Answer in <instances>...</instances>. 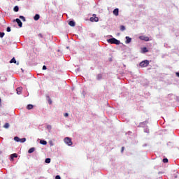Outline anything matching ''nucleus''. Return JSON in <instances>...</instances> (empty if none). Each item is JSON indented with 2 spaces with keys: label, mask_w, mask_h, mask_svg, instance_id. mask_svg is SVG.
I'll use <instances>...</instances> for the list:
<instances>
[{
  "label": "nucleus",
  "mask_w": 179,
  "mask_h": 179,
  "mask_svg": "<svg viewBox=\"0 0 179 179\" xmlns=\"http://www.w3.org/2000/svg\"><path fill=\"white\" fill-rule=\"evenodd\" d=\"M90 22H98L99 17H96V14H94L92 17L90 18Z\"/></svg>",
  "instance_id": "nucleus-4"
},
{
  "label": "nucleus",
  "mask_w": 179,
  "mask_h": 179,
  "mask_svg": "<svg viewBox=\"0 0 179 179\" xmlns=\"http://www.w3.org/2000/svg\"><path fill=\"white\" fill-rule=\"evenodd\" d=\"M64 143L68 145V146H72L73 143H72V139L69 137H66L64 138Z\"/></svg>",
  "instance_id": "nucleus-2"
},
{
  "label": "nucleus",
  "mask_w": 179,
  "mask_h": 179,
  "mask_svg": "<svg viewBox=\"0 0 179 179\" xmlns=\"http://www.w3.org/2000/svg\"><path fill=\"white\" fill-rule=\"evenodd\" d=\"M120 30H121V31H124V30H125V27L124 25H121Z\"/></svg>",
  "instance_id": "nucleus-26"
},
{
  "label": "nucleus",
  "mask_w": 179,
  "mask_h": 179,
  "mask_svg": "<svg viewBox=\"0 0 179 179\" xmlns=\"http://www.w3.org/2000/svg\"><path fill=\"white\" fill-rule=\"evenodd\" d=\"M7 31H8V33H9L10 31V27H7Z\"/></svg>",
  "instance_id": "nucleus-32"
},
{
  "label": "nucleus",
  "mask_w": 179,
  "mask_h": 179,
  "mask_svg": "<svg viewBox=\"0 0 179 179\" xmlns=\"http://www.w3.org/2000/svg\"><path fill=\"white\" fill-rule=\"evenodd\" d=\"M163 163H169V159L164 158V159H163Z\"/></svg>",
  "instance_id": "nucleus-28"
},
{
  "label": "nucleus",
  "mask_w": 179,
  "mask_h": 179,
  "mask_svg": "<svg viewBox=\"0 0 179 179\" xmlns=\"http://www.w3.org/2000/svg\"><path fill=\"white\" fill-rule=\"evenodd\" d=\"M113 15H115V16H118V15H119V10H118V8H115L113 10Z\"/></svg>",
  "instance_id": "nucleus-11"
},
{
  "label": "nucleus",
  "mask_w": 179,
  "mask_h": 179,
  "mask_svg": "<svg viewBox=\"0 0 179 179\" xmlns=\"http://www.w3.org/2000/svg\"><path fill=\"white\" fill-rule=\"evenodd\" d=\"M15 157H17V154L14 153L10 155V160L13 161V159H15Z\"/></svg>",
  "instance_id": "nucleus-10"
},
{
  "label": "nucleus",
  "mask_w": 179,
  "mask_h": 179,
  "mask_svg": "<svg viewBox=\"0 0 179 179\" xmlns=\"http://www.w3.org/2000/svg\"><path fill=\"white\" fill-rule=\"evenodd\" d=\"M23 90V87H20L16 89L17 94H22V92Z\"/></svg>",
  "instance_id": "nucleus-7"
},
{
  "label": "nucleus",
  "mask_w": 179,
  "mask_h": 179,
  "mask_svg": "<svg viewBox=\"0 0 179 179\" xmlns=\"http://www.w3.org/2000/svg\"><path fill=\"white\" fill-rule=\"evenodd\" d=\"M33 105H31V104H29L27 106V110H31V109H33Z\"/></svg>",
  "instance_id": "nucleus-17"
},
{
  "label": "nucleus",
  "mask_w": 179,
  "mask_h": 179,
  "mask_svg": "<svg viewBox=\"0 0 179 179\" xmlns=\"http://www.w3.org/2000/svg\"><path fill=\"white\" fill-rule=\"evenodd\" d=\"M38 19H40V15L38 14L35 15V16L34 17V20L37 21L38 20Z\"/></svg>",
  "instance_id": "nucleus-14"
},
{
  "label": "nucleus",
  "mask_w": 179,
  "mask_h": 179,
  "mask_svg": "<svg viewBox=\"0 0 179 179\" xmlns=\"http://www.w3.org/2000/svg\"><path fill=\"white\" fill-rule=\"evenodd\" d=\"M14 141H15V142H20V138L15 136L14 137Z\"/></svg>",
  "instance_id": "nucleus-19"
},
{
  "label": "nucleus",
  "mask_w": 179,
  "mask_h": 179,
  "mask_svg": "<svg viewBox=\"0 0 179 179\" xmlns=\"http://www.w3.org/2000/svg\"><path fill=\"white\" fill-rule=\"evenodd\" d=\"M139 65L141 68H146V66H148L149 65V62L148 60H144L141 62Z\"/></svg>",
  "instance_id": "nucleus-3"
},
{
  "label": "nucleus",
  "mask_w": 179,
  "mask_h": 179,
  "mask_svg": "<svg viewBox=\"0 0 179 179\" xmlns=\"http://www.w3.org/2000/svg\"><path fill=\"white\" fill-rule=\"evenodd\" d=\"M140 40H144V41H149V37L145 36H139Z\"/></svg>",
  "instance_id": "nucleus-6"
},
{
  "label": "nucleus",
  "mask_w": 179,
  "mask_h": 179,
  "mask_svg": "<svg viewBox=\"0 0 179 179\" xmlns=\"http://www.w3.org/2000/svg\"><path fill=\"white\" fill-rule=\"evenodd\" d=\"M38 37H40V38H43L44 36L43 35V34H38Z\"/></svg>",
  "instance_id": "nucleus-30"
},
{
  "label": "nucleus",
  "mask_w": 179,
  "mask_h": 179,
  "mask_svg": "<svg viewBox=\"0 0 179 179\" xmlns=\"http://www.w3.org/2000/svg\"><path fill=\"white\" fill-rule=\"evenodd\" d=\"M47 99L49 104H52V100H51V98H50V96H47Z\"/></svg>",
  "instance_id": "nucleus-18"
},
{
  "label": "nucleus",
  "mask_w": 179,
  "mask_h": 179,
  "mask_svg": "<svg viewBox=\"0 0 179 179\" xmlns=\"http://www.w3.org/2000/svg\"><path fill=\"white\" fill-rule=\"evenodd\" d=\"M69 26H71V27H75V22H73V21H70L69 22Z\"/></svg>",
  "instance_id": "nucleus-15"
},
{
  "label": "nucleus",
  "mask_w": 179,
  "mask_h": 179,
  "mask_svg": "<svg viewBox=\"0 0 179 179\" xmlns=\"http://www.w3.org/2000/svg\"><path fill=\"white\" fill-rule=\"evenodd\" d=\"M0 104H1V98H0Z\"/></svg>",
  "instance_id": "nucleus-37"
},
{
  "label": "nucleus",
  "mask_w": 179,
  "mask_h": 179,
  "mask_svg": "<svg viewBox=\"0 0 179 179\" xmlns=\"http://www.w3.org/2000/svg\"><path fill=\"white\" fill-rule=\"evenodd\" d=\"M40 143L41 145H47V142L45 141H44V140H41L40 141Z\"/></svg>",
  "instance_id": "nucleus-22"
},
{
  "label": "nucleus",
  "mask_w": 179,
  "mask_h": 179,
  "mask_svg": "<svg viewBox=\"0 0 179 179\" xmlns=\"http://www.w3.org/2000/svg\"><path fill=\"white\" fill-rule=\"evenodd\" d=\"M142 52L145 53V52H149V50H148V48L144 47L142 49Z\"/></svg>",
  "instance_id": "nucleus-13"
},
{
  "label": "nucleus",
  "mask_w": 179,
  "mask_h": 179,
  "mask_svg": "<svg viewBox=\"0 0 179 179\" xmlns=\"http://www.w3.org/2000/svg\"><path fill=\"white\" fill-rule=\"evenodd\" d=\"M14 12H19V6H15L14 7Z\"/></svg>",
  "instance_id": "nucleus-23"
},
{
  "label": "nucleus",
  "mask_w": 179,
  "mask_h": 179,
  "mask_svg": "<svg viewBox=\"0 0 179 179\" xmlns=\"http://www.w3.org/2000/svg\"><path fill=\"white\" fill-rule=\"evenodd\" d=\"M97 80H101L103 79V75L101 73H99L96 76Z\"/></svg>",
  "instance_id": "nucleus-12"
},
{
  "label": "nucleus",
  "mask_w": 179,
  "mask_h": 179,
  "mask_svg": "<svg viewBox=\"0 0 179 179\" xmlns=\"http://www.w3.org/2000/svg\"><path fill=\"white\" fill-rule=\"evenodd\" d=\"M50 146H52V141H50Z\"/></svg>",
  "instance_id": "nucleus-36"
},
{
  "label": "nucleus",
  "mask_w": 179,
  "mask_h": 179,
  "mask_svg": "<svg viewBox=\"0 0 179 179\" xmlns=\"http://www.w3.org/2000/svg\"><path fill=\"white\" fill-rule=\"evenodd\" d=\"M20 142H21V143H24V142H26V138H20Z\"/></svg>",
  "instance_id": "nucleus-21"
},
{
  "label": "nucleus",
  "mask_w": 179,
  "mask_h": 179,
  "mask_svg": "<svg viewBox=\"0 0 179 179\" xmlns=\"http://www.w3.org/2000/svg\"><path fill=\"white\" fill-rule=\"evenodd\" d=\"M34 150H36V148H31L28 150V153H33V152H34Z\"/></svg>",
  "instance_id": "nucleus-16"
},
{
  "label": "nucleus",
  "mask_w": 179,
  "mask_h": 179,
  "mask_svg": "<svg viewBox=\"0 0 179 179\" xmlns=\"http://www.w3.org/2000/svg\"><path fill=\"white\" fill-rule=\"evenodd\" d=\"M69 115V114L68 113H66L64 114V117H68Z\"/></svg>",
  "instance_id": "nucleus-33"
},
{
  "label": "nucleus",
  "mask_w": 179,
  "mask_h": 179,
  "mask_svg": "<svg viewBox=\"0 0 179 179\" xmlns=\"http://www.w3.org/2000/svg\"><path fill=\"white\" fill-rule=\"evenodd\" d=\"M15 22L17 23L19 27H22L23 26V23L22 22V21L19 18H17L15 20Z\"/></svg>",
  "instance_id": "nucleus-5"
},
{
  "label": "nucleus",
  "mask_w": 179,
  "mask_h": 179,
  "mask_svg": "<svg viewBox=\"0 0 179 179\" xmlns=\"http://www.w3.org/2000/svg\"><path fill=\"white\" fill-rule=\"evenodd\" d=\"M10 64H16V65H19V62L16 61L15 57H13L12 59L10 61Z\"/></svg>",
  "instance_id": "nucleus-8"
},
{
  "label": "nucleus",
  "mask_w": 179,
  "mask_h": 179,
  "mask_svg": "<svg viewBox=\"0 0 179 179\" xmlns=\"http://www.w3.org/2000/svg\"><path fill=\"white\" fill-rule=\"evenodd\" d=\"M20 19H21L22 22H26V18L24 16L20 15Z\"/></svg>",
  "instance_id": "nucleus-24"
},
{
  "label": "nucleus",
  "mask_w": 179,
  "mask_h": 179,
  "mask_svg": "<svg viewBox=\"0 0 179 179\" xmlns=\"http://www.w3.org/2000/svg\"><path fill=\"white\" fill-rule=\"evenodd\" d=\"M9 127H10L9 123H6L3 125V128H5L6 129H8V128H9Z\"/></svg>",
  "instance_id": "nucleus-20"
},
{
  "label": "nucleus",
  "mask_w": 179,
  "mask_h": 179,
  "mask_svg": "<svg viewBox=\"0 0 179 179\" xmlns=\"http://www.w3.org/2000/svg\"><path fill=\"white\" fill-rule=\"evenodd\" d=\"M132 41V38H129V36H126V44H129V43H131V41Z\"/></svg>",
  "instance_id": "nucleus-9"
},
{
  "label": "nucleus",
  "mask_w": 179,
  "mask_h": 179,
  "mask_svg": "<svg viewBox=\"0 0 179 179\" xmlns=\"http://www.w3.org/2000/svg\"><path fill=\"white\" fill-rule=\"evenodd\" d=\"M109 44H116L117 45L121 44V42L119 40L115 39V38H112L107 40Z\"/></svg>",
  "instance_id": "nucleus-1"
},
{
  "label": "nucleus",
  "mask_w": 179,
  "mask_h": 179,
  "mask_svg": "<svg viewBox=\"0 0 179 179\" xmlns=\"http://www.w3.org/2000/svg\"><path fill=\"white\" fill-rule=\"evenodd\" d=\"M43 71H45V69H47V66H43Z\"/></svg>",
  "instance_id": "nucleus-34"
},
{
  "label": "nucleus",
  "mask_w": 179,
  "mask_h": 179,
  "mask_svg": "<svg viewBox=\"0 0 179 179\" xmlns=\"http://www.w3.org/2000/svg\"><path fill=\"white\" fill-rule=\"evenodd\" d=\"M3 36H5V33L4 32H0L1 38H2L3 37Z\"/></svg>",
  "instance_id": "nucleus-29"
},
{
  "label": "nucleus",
  "mask_w": 179,
  "mask_h": 179,
  "mask_svg": "<svg viewBox=\"0 0 179 179\" xmlns=\"http://www.w3.org/2000/svg\"><path fill=\"white\" fill-rule=\"evenodd\" d=\"M55 179H61V176L59 175L56 176Z\"/></svg>",
  "instance_id": "nucleus-31"
},
{
  "label": "nucleus",
  "mask_w": 179,
  "mask_h": 179,
  "mask_svg": "<svg viewBox=\"0 0 179 179\" xmlns=\"http://www.w3.org/2000/svg\"><path fill=\"white\" fill-rule=\"evenodd\" d=\"M45 162H46L48 164L51 163V159H50V158L45 159Z\"/></svg>",
  "instance_id": "nucleus-25"
},
{
  "label": "nucleus",
  "mask_w": 179,
  "mask_h": 179,
  "mask_svg": "<svg viewBox=\"0 0 179 179\" xmlns=\"http://www.w3.org/2000/svg\"><path fill=\"white\" fill-rule=\"evenodd\" d=\"M124 147H122V149H121L122 153V152H124Z\"/></svg>",
  "instance_id": "nucleus-35"
},
{
  "label": "nucleus",
  "mask_w": 179,
  "mask_h": 179,
  "mask_svg": "<svg viewBox=\"0 0 179 179\" xmlns=\"http://www.w3.org/2000/svg\"><path fill=\"white\" fill-rule=\"evenodd\" d=\"M149 122L148 120L143 122H141V125H146V124H148Z\"/></svg>",
  "instance_id": "nucleus-27"
}]
</instances>
